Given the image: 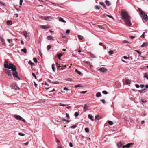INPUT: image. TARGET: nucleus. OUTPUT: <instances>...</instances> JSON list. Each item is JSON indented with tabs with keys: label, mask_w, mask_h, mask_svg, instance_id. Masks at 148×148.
Returning a JSON list of instances; mask_svg holds the SVG:
<instances>
[{
	"label": "nucleus",
	"mask_w": 148,
	"mask_h": 148,
	"mask_svg": "<svg viewBox=\"0 0 148 148\" xmlns=\"http://www.w3.org/2000/svg\"><path fill=\"white\" fill-rule=\"evenodd\" d=\"M4 67L5 68L12 69V70L14 71V73L12 74L15 79H20V78L18 75V73L16 71L17 69L16 66L15 65L12 63L8 64V62L6 61L4 62Z\"/></svg>",
	"instance_id": "1"
},
{
	"label": "nucleus",
	"mask_w": 148,
	"mask_h": 148,
	"mask_svg": "<svg viewBox=\"0 0 148 148\" xmlns=\"http://www.w3.org/2000/svg\"><path fill=\"white\" fill-rule=\"evenodd\" d=\"M121 16L122 19L124 20L125 24L128 26L130 27L132 24L130 20V18L127 12L126 11H122L121 13Z\"/></svg>",
	"instance_id": "2"
},
{
	"label": "nucleus",
	"mask_w": 148,
	"mask_h": 148,
	"mask_svg": "<svg viewBox=\"0 0 148 148\" xmlns=\"http://www.w3.org/2000/svg\"><path fill=\"white\" fill-rule=\"evenodd\" d=\"M138 10L140 13L141 16L142 17L143 19L146 22L148 21V17L147 15L140 8H138Z\"/></svg>",
	"instance_id": "3"
},
{
	"label": "nucleus",
	"mask_w": 148,
	"mask_h": 148,
	"mask_svg": "<svg viewBox=\"0 0 148 148\" xmlns=\"http://www.w3.org/2000/svg\"><path fill=\"white\" fill-rule=\"evenodd\" d=\"M11 70H10L8 69H5V72L6 74L9 77V78L11 79L12 78V74Z\"/></svg>",
	"instance_id": "4"
},
{
	"label": "nucleus",
	"mask_w": 148,
	"mask_h": 148,
	"mask_svg": "<svg viewBox=\"0 0 148 148\" xmlns=\"http://www.w3.org/2000/svg\"><path fill=\"white\" fill-rule=\"evenodd\" d=\"M44 19L46 20L51 21L52 19V17L50 16H45L44 17Z\"/></svg>",
	"instance_id": "5"
},
{
	"label": "nucleus",
	"mask_w": 148,
	"mask_h": 148,
	"mask_svg": "<svg viewBox=\"0 0 148 148\" xmlns=\"http://www.w3.org/2000/svg\"><path fill=\"white\" fill-rule=\"evenodd\" d=\"M99 71H100V72L104 73L107 71V69L106 68H104L102 67V68L99 69Z\"/></svg>",
	"instance_id": "6"
},
{
	"label": "nucleus",
	"mask_w": 148,
	"mask_h": 148,
	"mask_svg": "<svg viewBox=\"0 0 148 148\" xmlns=\"http://www.w3.org/2000/svg\"><path fill=\"white\" fill-rule=\"evenodd\" d=\"M88 106L89 105L88 104H85L84 106V108L83 111L84 112H85L87 110H88Z\"/></svg>",
	"instance_id": "7"
},
{
	"label": "nucleus",
	"mask_w": 148,
	"mask_h": 148,
	"mask_svg": "<svg viewBox=\"0 0 148 148\" xmlns=\"http://www.w3.org/2000/svg\"><path fill=\"white\" fill-rule=\"evenodd\" d=\"M14 116L16 119L18 120H20L22 119V117H21L17 115H15Z\"/></svg>",
	"instance_id": "8"
},
{
	"label": "nucleus",
	"mask_w": 148,
	"mask_h": 148,
	"mask_svg": "<svg viewBox=\"0 0 148 148\" xmlns=\"http://www.w3.org/2000/svg\"><path fill=\"white\" fill-rule=\"evenodd\" d=\"M47 38L49 40H53V37L51 36H48L47 37Z\"/></svg>",
	"instance_id": "9"
},
{
	"label": "nucleus",
	"mask_w": 148,
	"mask_h": 148,
	"mask_svg": "<svg viewBox=\"0 0 148 148\" xmlns=\"http://www.w3.org/2000/svg\"><path fill=\"white\" fill-rule=\"evenodd\" d=\"M23 35H24V36L25 38H27V37H29L28 34H27V32L26 31H25L24 32Z\"/></svg>",
	"instance_id": "10"
},
{
	"label": "nucleus",
	"mask_w": 148,
	"mask_h": 148,
	"mask_svg": "<svg viewBox=\"0 0 148 148\" xmlns=\"http://www.w3.org/2000/svg\"><path fill=\"white\" fill-rule=\"evenodd\" d=\"M148 44L147 42H144L143 44L140 47H144L147 46L148 45Z\"/></svg>",
	"instance_id": "11"
},
{
	"label": "nucleus",
	"mask_w": 148,
	"mask_h": 148,
	"mask_svg": "<svg viewBox=\"0 0 148 148\" xmlns=\"http://www.w3.org/2000/svg\"><path fill=\"white\" fill-rule=\"evenodd\" d=\"M88 117L89 119H91V120L93 121V117L91 114H89L88 115Z\"/></svg>",
	"instance_id": "12"
},
{
	"label": "nucleus",
	"mask_w": 148,
	"mask_h": 148,
	"mask_svg": "<svg viewBox=\"0 0 148 148\" xmlns=\"http://www.w3.org/2000/svg\"><path fill=\"white\" fill-rule=\"evenodd\" d=\"M58 68L60 69V68L62 67V66H63V65L62 64H58V63L56 64Z\"/></svg>",
	"instance_id": "13"
},
{
	"label": "nucleus",
	"mask_w": 148,
	"mask_h": 148,
	"mask_svg": "<svg viewBox=\"0 0 148 148\" xmlns=\"http://www.w3.org/2000/svg\"><path fill=\"white\" fill-rule=\"evenodd\" d=\"M105 3L107 6H109L111 4L110 3L108 0H106Z\"/></svg>",
	"instance_id": "14"
},
{
	"label": "nucleus",
	"mask_w": 148,
	"mask_h": 148,
	"mask_svg": "<svg viewBox=\"0 0 148 148\" xmlns=\"http://www.w3.org/2000/svg\"><path fill=\"white\" fill-rule=\"evenodd\" d=\"M100 4L102 5L104 8L105 9H106V7L105 5L104 4V3L103 2H99Z\"/></svg>",
	"instance_id": "15"
},
{
	"label": "nucleus",
	"mask_w": 148,
	"mask_h": 148,
	"mask_svg": "<svg viewBox=\"0 0 148 148\" xmlns=\"http://www.w3.org/2000/svg\"><path fill=\"white\" fill-rule=\"evenodd\" d=\"M125 83L127 84H129L131 83V81L128 79H127L125 81Z\"/></svg>",
	"instance_id": "16"
},
{
	"label": "nucleus",
	"mask_w": 148,
	"mask_h": 148,
	"mask_svg": "<svg viewBox=\"0 0 148 148\" xmlns=\"http://www.w3.org/2000/svg\"><path fill=\"white\" fill-rule=\"evenodd\" d=\"M117 146L118 148H120L122 146V144L121 142L119 143H117Z\"/></svg>",
	"instance_id": "17"
},
{
	"label": "nucleus",
	"mask_w": 148,
	"mask_h": 148,
	"mask_svg": "<svg viewBox=\"0 0 148 148\" xmlns=\"http://www.w3.org/2000/svg\"><path fill=\"white\" fill-rule=\"evenodd\" d=\"M78 39L80 40H82L84 38V37L81 36L79 35H78L77 36Z\"/></svg>",
	"instance_id": "18"
},
{
	"label": "nucleus",
	"mask_w": 148,
	"mask_h": 148,
	"mask_svg": "<svg viewBox=\"0 0 148 148\" xmlns=\"http://www.w3.org/2000/svg\"><path fill=\"white\" fill-rule=\"evenodd\" d=\"M40 27L42 29H45L49 27H47L46 25H41L40 26Z\"/></svg>",
	"instance_id": "19"
},
{
	"label": "nucleus",
	"mask_w": 148,
	"mask_h": 148,
	"mask_svg": "<svg viewBox=\"0 0 148 148\" xmlns=\"http://www.w3.org/2000/svg\"><path fill=\"white\" fill-rule=\"evenodd\" d=\"M12 22L10 20L8 21L7 22V24L8 25H11L12 24Z\"/></svg>",
	"instance_id": "20"
},
{
	"label": "nucleus",
	"mask_w": 148,
	"mask_h": 148,
	"mask_svg": "<svg viewBox=\"0 0 148 148\" xmlns=\"http://www.w3.org/2000/svg\"><path fill=\"white\" fill-rule=\"evenodd\" d=\"M59 21L65 23H66V21L64 20L63 18H60L59 19Z\"/></svg>",
	"instance_id": "21"
},
{
	"label": "nucleus",
	"mask_w": 148,
	"mask_h": 148,
	"mask_svg": "<svg viewBox=\"0 0 148 148\" xmlns=\"http://www.w3.org/2000/svg\"><path fill=\"white\" fill-rule=\"evenodd\" d=\"M66 66V65H63V66H62V67L61 68H60V69L61 70H63L64 69H65Z\"/></svg>",
	"instance_id": "22"
},
{
	"label": "nucleus",
	"mask_w": 148,
	"mask_h": 148,
	"mask_svg": "<svg viewBox=\"0 0 148 148\" xmlns=\"http://www.w3.org/2000/svg\"><path fill=\"white\" fill-rule=\"evenodd\" d=\"M144 77L146 78L148 80V75L147 73H145Z\"/></svg>",
	"instance_id": "23"
},
{
	"label": "nucleus",
	"mask_w": 148,
	"mask_h": 148,
	"mask_svg": "<svg viewBox=\"0 0 148 148\" xmlns=\"http://www.w3.org/2000/svg\"><path fill=\"white\" fill-rule=\"evenodd\" d=\"M101 95V93L100 92H98L96 94V96L97 97H99Z\"/></svg>",
	"instance_id": "24"
},
{
	"label": "nucleus",
	"mask_w": 148,
	"mask_h": 148,
	"mask_svg": "<svg viewBox=\"0 0 148 148\" xmlns=\"http://www.w3.org/2000/svg\"><path fill=\"white\" fill-rule=\"evenodd\" d=\"M133 143H128L126 145V148H129L131 145L132 144H133Z\"/></svg>",
	"instance_id": "25"
},
{
	"label": "nucleus",
	"mask_w": 148,
	"mask_h": 148,
	"mask_svg": "<svg viewBox=\"0 0 148 148\" xmlns=\"http://www.w3.org/2000/svg\"><path fill=\"white\" fill-rule=\"evenodd\" d=\"M29 64L31 66H33V65H34V63L32 62V61L31 60H30L29 62H28Z\"/></svg>",
	"instance_id": "26"
},
{
	"label": "nucleus",
	"mask_w": 148,
	"mask_h": 148,
	"mask_svg": "<svg viewBox=\"0 0 148 148\" xmlns=\"http://www.w3.org/2000/svg\"><path fill=\"white\" fill-rule=\"evenodd\" d=\"M55 65L54 64H52V69L53 71L54 72H55Z\"/></svg>",
	"instance_id": "27"
},
{
	"label": "nucleus",
	"mask_w": 148,
	"mask_h": 148,
	"mask_svg": "<svg viewBox=\"0 0 148 148\" xmlns=\"http://www.w3.org/2000/svg\"><path fill=\"white\" fill-rule=\"evenodd\" d=\"M62 54L61 53H60L57 56L58 58L60 59V58L62 56Z\"/></svg>",
	"instance_id": "28"
},
{
	"label": "nucleus",
	"mask_w": 148,
	"mask_h": 148,
	"mask_svg": "<svg viewBox=\"0 0 148 148\" xmlns=\"http://www.w3.org/2000/svg\"><path fill=\"white\" fill-rule=\"evenodd\" d=\"M95 121L99 120V115L95 116Z\"/></svg>",
	"instance_id": "29"
},
{
	"label": "nucleus",
	"mask_w": 148,
	"mask_h": 148,
	"mask_svg": "<svg viewBox=\"0 0 148 148\" xmlns=\"http://www.w3.org/2000/svg\"><path fill=\"white\" fill-rule=\"evenodd\" d=\"M90 55L91 57L93 58H96V57L93 54L90 53Z\"/></svg>",
	"instance_id": "30"
},
{
	"label": "nucleus",
	"mask_w": 148,
	"mask_h": 148,
	"mask_svg": "<svg viewBox=\"0 0 148 148\" xmlns=\"http://www.w3.org/2000/svg\"><path fill=\"white\" fill-rule=\"evenodd\" d=\"M75 71L76 72H77L78 74L79 75H81L82 73L81 72H80V71H78L77 69H75Z\"/></svg>",
	"instance_id": "31"
},
{
	"label": "nucleus",
	"mask_w": 148,
	"mask_h": 148,
	"mask_svg": "<svg viewBox=\"0 0 148 148\" xmlns=\"http://www.w3.org/2000/svg\"><path fill=\"white\" fill-rule=\"evenodd\" d=\"M146 89H143V90H139V92H140V93H143H143H144L146 91Z\"/></svg>",
	"instance_id": "32"
},
{
	"label": "nucleus",
	"mask_w": 148,
	"mask_h": 148,
	"mask_svg": "<svg viewBox=\"0 0 148 148\" xmlns=\"http://www.w3.org/2000/svg\"><path fill=\"white\" fill-rule=\"evenodd\" d=\"M21 51L23 52L24 53H26L27 52V50L25 48L21 49Z\"/></svg>",
	"instance_id": "33"
},
{
	"label": "nucleus",
	"mask_w": 148,
	"mask_h": 148,
	"mask_svg": "<svg viewBox=\"0 0 148 148\" xmlns=\"http://www.w3.org/2000/svg\"><path fill=\"white\" fill-rule=\"evenodd\" d=\"M108 53L109 55H111L113 53V52L112 50H110L108 51Z\"/></svg>",
	"instance_id": "34"
},
{
	"label": "nucleus",
	"mask_w": 148,
	"mask_h": 148,
	"mask_svg": "<svg viewBox=\"0 0 148 148\" xmlns=\"http://www.w3.org/2000/svg\"><path fill=\"white\" fill-rule=\"evenodd\" d=\"M108 123L111 125H112L113 124V123L112 121H109L108 122Z\"/></svg>",
	"instance_id": "35"
},
{
	"label": "nucleus",
	"mask_w": 148,
	"mask_h": 148,
	"mask_svg": "<svg viewBox=\"0 0 148 148\" xmlns=\"http://www.w3.org/2000/svg\"><path fill=\"white\" fill-rule=\"evenodd\" d=\"M18 135L21 136H24L25 135V134L21 132H19L18 134Z\"/></svg>",
	"instance_id": "36"
},
{
	"label": "nucleus",
	"mask_w": 148,
	"mask_h": 148,
	"mask_svg": "<svg viewBox=\"0 0 148 148\" xmlns=\"http://www.w3.org/2000/svg\"><path fill=\"white\" fill-rule=\"evenodd\" d=\"M85 130L87 133L89 132V129L88 128H85Z\"/></svg>",
	"instance_id": "37"
},
{
	"label": "nucleus",
	"mask_w": 148,
	"mask_h": 148,
	"mask_svg": "<svg viewBox=\"0 0 148 148\" xmlns=\"http://www.w3.org/2000/svg\"><path fill=\"white\" fill-rule=\"evenodd\" d=\"M51 46L50 45H48L47 47V50H49L51 48Z\"/></svg>",
	"instance_id": "38"
},
{
	"label": "nucleus",
	"mask_w": 148,
	"mask_h": 148,
	"mask_svg": "<svg viewBox=\"0 0 148 148\" xmlns=\"http://www.w3.org/2000/svg\"><path fill=\"white\" fill-rule=\"evenodd\" d=\"M98 27L99 28L101 29H104L105 28L104 27H102L101 26L98 25Z\"/></svg>",
	"instance_id": "39"
},
{
	"label": "nucleus",
	"mask_w": 148,
	"mask_h": 148,
	"mask_svg": "<svg viewBox=\"0 0 148 148\" xmlns=\"http://www.w3.org/2000/svg\"><path fill=\"white\" fill-rule=\"evenodd\" d=\"M79 115V113L77 112H75L74 114V115L75 117Z\"/></svg>",
	"instance_id": "40"
},
{
	"label": "nucleus",
	"mask_w": 148,
	"mask_h": 148,
	"mask_svg": "<svg viewBox=\"0 0 148 148\" xmlns=\"http://www.w3.org/2000/svg\"><path fill=\"white\" fill-rule=\"evenodd\" d=\"M33 60H34V62L35 63H36L37 62V60L36 58H33Z\"/></svg>",
	"instance_id": "41"
},
{
	"label": "nucleus",
	"mask_w": 148,
	"mask_h": 148,
	"mask_svg": "<svg viewBox=\"0 0 148 148\" xmlns=\"http://www.w3.org/2000/svg\"><path fill=\"white\" fill-rule=\"evenodd\" d=\"M0 4L2 5H5V3L3 2H2L1 1H0Z\"/></svg>",
	"instance_id": "42"
},
{
	"label": "nucleus",
	"mask_w": 148,
	"mask_h": 148,
	"mask_svg": "<svg viewBox=\"0 0 148 148\" xmlns=\"http://www.w3.org/2000/svg\"><path fill=\"white\" fill-rule=\"evenodd\" d=\"M77 127V125H73L71 127V128L72 129H74Z\"/></svg>",
	"instance_id": "43"
},
{
	"label": "nucleus",
	"mask_w": 148,
	"mask_h": 148,
	"mask_svg": "<svg viewBox=\"0 0 148 148\" xmlns=\"http://www.w3.org/2000/svg\"><path fill=\"white\" fill-rule=\"evenodd\" d=\"M32 74L33 76L34 77H35L36 79V78H37L36 77V75H35V74L33 73H32Z\"/></svg>",
	"instance_id": "44"
},
{
	"label": "nucleus",
	"mask_w": 148,
	"mask_h": 148,
	"mask_svg": "<svg viewBox=\"0 0 148 148\" xmlns=\"http://www.w3.org/2000/svg\"><path fill=\"white\" fill-rule=\"evenodd\" d=\"M52 83H53V84H59V82H58V81H55V82H52Z\"/></svg>",
	"instance_id": "45"
},
{
	"label": "nucleus",
	"mask_w": 148,
	"mask_h": 148,
	"mask_svg": "<svg viewBox=\"0 0 148 148\" xmlns=\"http://www.w3.org/2000/svg\"><path fill=\"white\" fill-rule=\"evenodd\" d=\"M102 93L105 94H108V92L106 91H102Z\"/></svg>",
	"instance_id": "46"
},
{
	"label": "nucleus",
	"mask_w": 148,
	"mask_h": 148,
	"mask_svg": "<svg viewBox=\"0 0 148 148\" xmlns=\"http://www.w3.org/2000/svg\"><path fill=\"white\" fill-rule=\"evenodd\" d=\"M101 101L102 102L104 103V104H105L106 103V102L105 100L104 99H101Z\"/></svg>",
	"instance_id": "47"
},
{
	"label": "nucleus",
	"mask_w": 148,
	"mask_h": 148,
	"mask_svg": "<svg viewBox=\"0 0 148 148\" xmlns=\"http://www.w3.org/2000/svg\"><path fill=\"white\" fill-rule=\"evenodd\" d=\"M135 51L137 52L140 55L141 54V53L138 50H135Z\"/></svg>",
	"instance_id": "48"
},
{
	"label": "nucleus",
	"mask_w": 148,
	"mask_h": 148,
	"mask_svg": "<svg viewBox=\"0 0 148 148\" xmlns=\"http://www.w3.org/2000/svg\"><path fill=\"white\" fill-rule=\"evenodd\" d=\"M70 30H69V29L67 30L66 32V34H69L70 33Z\"/></svg>",
	"instance_id": "49"
},
{
	"label": "nucleus",
	"mask_w": 148,
	"mask_h": 148,
	"mask_svg": "<svg viewBox=\"0 0 148 148\" xmlns=\"http://www.w3.org/2000/svg\"><path fill=\"white\" fill-rule=\"evenodd\" d=\"M87 92V91H81L80 92V93L81 94L85 93H86Z\"/></svg>",
	"instance_id": "50"
},
{
	"label": "nucleus",
	"mask_w": 148,
	"mask_h": 148,
	"mask_svg": "<svg viewBox=\"0 0 148 148\" xmlns=\"http://www.w3.org/2000/svg\"><path fill=\"white\" fill-rule=\"evenodd\" d=\"M106 16L108 17H109L110 18H112L113 19H114L113 18V17L112 16H110V15H107Z\"/></svg>",
	"instance_id": "51"
},
{
	"label": "nucleus",
	"mask_w": 148,
	"mask_h": 148,
	"mask_svg": "<svg viewBox=\"0 0 148 148\" xmlns=\"http://www.w3.org/2000/svg\"><path fill=\"white\" fill-rule=\"evenodd\" d=\"M20 4L21 5H22V3L23 1V0H20Z\"/></svg>",
	"instance_id": "52"
},
{
	"label": "nucleus",
	"mask_w": 148,
	"mask_h": 148,
	"mask_svg": "<svg viewBox=\"0 0 148 148\" xmlns=\"http://www.w3.org/2000/svg\"><path fill=\"white\" fill-rule=\"evenodd\" d=\"M59 105L60 106H65V104H62L61 103H60Z\"/></svg>",
	"instance_id": "53"
},
{
	"label": "nucleus",
	"mask_w": 148,
	"mask_h": 148,
	"mask_svg": "<svg viewBox=\"0 0 148 148\" xmlns=\"http://www.w3.org/2000/svg\"><path fill=\"white\" fill-rule=\"evenodd\" d=\"M123 43H128V42L127 40H124L123 41Z\"/></svg>",
	"instance_id": "54"
},
{
	"label": "nucleus",
	"mask_w": 148,
	"mask_h": 148,
	"mask_svg": "<svg viewBox=\"0 0 148 148\" xmlns=\"http://www.w3.org/2000/svg\"><path fill=\"white\" fill-rule=\"evenodd\" d=\"M145 32H144L143 34L141 36V37L142 38H144L145 37V35L144 34H145Z\"/></svg>",
	"instance_id": "55"
},
{
	"label": "nucleus",
	"mask_w": 148,
	"mask_h": 148,
	"mask_svg": "<svg viewBox=\"0 0 148 148\" xmlns=\"http://www.w3.org/2000/svg\"><path fill=\"white\" fill-rule=\"evenodd\" d=\"M34 83L35 86L36 87H37V85H38L37 84H36V83L34 81Z\"/></svg>",
	"instance_id": "56"
},
{
	"label": "nucleus",
	"mask_w": 148,
	"mask_h": 148,
	"mask_svg": "<svg viewBox=\"0 0 148 148\" xmlns=\"http://www.w3.org/2000/svg\"><path fill=\"white\" fill-rule=\"evenodd\" d=\"M66 80L67 81H72L71 79V78H67Z\"/></svg>",
	"instance_id": "57"
},
{
	"label": "nucleus",
	"mask_w": 148,
	"mask_h": 148,
	"mask_svg": "<svg viewBox=\"0 0 148 148\" xmlns=\"http://www.w3.org/2000/svg\"><path fill=\"white\" fill-rule=\"evenodd\" d=\"M69 146L70 147H72L73 146L72 143L71 142L69 143Z\"/></svg>",
	"instance_id": "58"
},
{
	"label": "nucleus",
	"mask_w": 148,
	"mask_h": 148,
	"mask_svg": "<svg viewBox=\"0 0 148 148\" xmlns=\"http://www.w3.org/2000/svg\"><path fill=\"white\" fill-rule=\"evenodd\" d=\"M66 116L69 119L70 118V116H69V115L67 113H66Z\"/></svg>",
	"instance_id": "59"
},
{
	"label": "nucleus",
	"mask_w": 148,
	"mask_h": 148,
	"mask_svg": "<svg viewBox=\"0 0 148 148\" xmlns=\"http://www.w3.org/2000/svg\"><path fill=\"white\" fill-rule=\"evenodd\" d=\"M29 142H27L24 143V144L25 145H28Z\"/></svg>",
	"instance_id": "60"
},
{
	"label": "nucleus",
	"mask_w": 148,
	"mask_h": 148,
	"mask_svg": "<svg viewBox=\"0 0 148 148\" xmlns=\"http://www.w3.org/2000/svg\"><path fill=\"white\" fill-rule=\"evenodd\" d=\"M135 86L137 88H139L140 87V86L138 84H136L135 85Z\"/></svg>",
	"instance_id": "61"
},
{
	"label": "nucleus",
	"mask_w": 148,
	"mask_h": 148,
	"mask_svg": "<svg viewBox=\"0 0 148 148\" xmlns=\"http://www.w3.org/2000/svg\"><path fill=\"white\" fill-rule=\"evenodd\" d=\"M47 82H48L49 83H52V82L51 80H49V79H48L47 80Z\"/></svg>",
	"instance_id": "62"
},
{
	"label": "nucleus",
	"mask_w": 148,
	"mask_h": 148,
	"mask_svg": "<svg viewBox=\"0 0 148 148\" xmlns=\"http://www.w3.org/2000/svg\"><path fill=\"white\" fill-rule=\"evenodd\" d=\"M140 87L142 88H143L145 87V86L144 85L142 84L140 85Z\"/></svg>",
	"instance_id": "63"
},
{
	"label": "nucleus",
	"mask_w": 148,
	"mask_h": 148,
	"mask_svg": "<svg viewBox=\"0 0 148 148\" xmlns=\"http://www.w3.org/2000/svg\"><path fill=\"white\" fill-rule=\"evenodd\" d=\"M123 58L125 59H127L128 58L126 56H124L123 57Z\"/></svg>",
	"instance_id": "64"
}]
</instances>
